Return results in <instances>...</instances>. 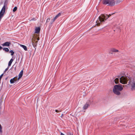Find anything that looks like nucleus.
<instances>
[{
	"instance_id": "1",
	"label": "nucleus",
	"mask_w": 135,
	"mask_h": 135,
	"mask_svg": "<svg viewBox=\"0 0 135 135\" xmlns=\"http://www.w3.org/2000/svg\"><path fill=\"white\" fill-rule=\"evenodd\" d=\"M128 81L127 85H130L132 90H135V75L133 76H122L119 78L120 82L123 84H126Z\"/></svg>"
},
{
	"instance_id": "2",
	"label": "nucleus",
	"mask_w": 135,
	"mask_h": 135,
	"mask_svg": "<svg viewBox=\"0 0 135 135\" xmlns=\"http://www.w3.org/2000/svg\"><path fill=\"white\" fill-rule=\"evenodd\" d=\"M114 13L112 14L107 15L102 14L99 17L98 19L96 21L97 24L95 25L98 26H100V23L102 22H104L105 21L109 18Z\"/></svg>"
},
{
	"instance_id": "3",
	"label": "nucleus",
	"mask_w": 135,
	"mask_h": 135,
	"mask_svg": "<svg viewBox=\"0 0 135 135\" xmlns=\"http://www.w3.org/2000/svg\"><path fill=\"white\" fill-rule=\"evenodd\" d=\"M124 86L121 84L115 85L113 89V93L117 95H120L121 94L120 92L123 89V87Z\"/></svg>"
},
{
	"instance_id": "4",
	"label": "nucleus",
	"mask_w": 135,
	"mask_h": 135,
	"mask_svg": "<svg viewBox=\"0 0 135 135\" xmlns=\"http://www.w3.org/2000/svg\"><path fill=\"white\" fill-rule=\"evenodd\" d=\"M38 35L36 34H35L32 39V42L34 47H35L37 44L38 41L39 40Z\"/></svg>"
},
{
	"instance_id": "5",
	"label": "nucleus",
	"mask_w": 135,
	"mask_h": 135,
	"mask_svg": "<svg viewBox=\"0 0 135 135\" xmlns=\"http://www.w3.org/2000/svg\"><path fill=\"white\" fill-rule=\"evenodd\" d=\"M103 3L104 4L113 6L115 5V2L114 0H103Z\"/></svg>"
},
{
	"instance_id": "6",
	"label": "nucleus",
	"mask_w": 135,
	"mask_h": 135,
	"mask_svg": "<svg viewBox=\"0 0 135 135\" xmlns=\"http://www.w3.org/2000/svg\"><path fill=\"white\" fill-rule=\"evenodd\" d=\"M17 77H15L11 79L10 80V82L11 83L13 84L15 83L17 80Z\"/></svg>"
},
{
	"instance_id": "7",
	"label": "nucleus",
	"mask_w": 135,
	"mask_h": 135,
	"mask_svg": "<svg viewBox=\"0 0 135 135\" xmlns=\"http://www.w3.org/2000/svg\"><path fill=\"white\" fill-rule=\"evenodd\" d=\"M23 70H22L20 72V73L18 75V78L17 79V81H18V80L21 78L23 75Z\"/></svg>"
},
{
	"instance_id": "8",
	"label": "nucleus",
	"mask_w": 135,
	"mask_h": 135,
	"mask_svg": "<svg viewBox=\"0 0 135 135\" xmlns=\"http://www.w3.org/2000/svg\"><path fill=\"white\" fill-rule=\"evenodd\" d=\"M40 28L39 27H36L35 30V33H39L40 31Z\"/></svg>"
},
{
	"instance_id": "9",
	"label": "nucleus",
	"mask_w": 135,
	"mask_h": 135,
	"mask_svg": "<svg viewBox=\"0 0 135 135\" xmlns=\"http://www.w3.org/2000/svg\"><path fill=\"white\" fill-rule=\"evenodd\" d=\"M89 106V103H87L83 107V108L84 109H86Z\"/></svg>"
},
{
	"instance_id": "10",
	"label": "nucleus",
	"mask_w": 135,
	"mask_h": 135,
	"mask_svg": "<svg viewBox=\"0 0 135 135\" xmlns=\"http://www.w3.org/2000/svg\"><path fill=\"white\" fill-rule=\"evenodd\" d=\"M10 44V43L9 42H7L5 43H4L3 44H2V45L3 46H9Z\"/></svg>"
},
{
	"instance_id": "11",
	"label": "nucleus",
	"mask_w": 135,
	"mask_h": 135,
	"mask_svg": "<svg viewBox=\"0 0 135 135\" xmlns=\"http://www.w3.org/2000/svg\"><path fill=\"white\" fill-rule=\"evenodd\" d=\"M20 46L21 47H22L25 51L27 50V48L26 46L21 44L20 45Z\"/></svg>"
},
{
	"instance_id": "12",
	"label": "nucleus",
	"mask_w": 135,
	"mask_h": 135,
	"mask_svg": "<svg viewBox=\"0 0 135 135\" xmlns=\"http://www.w3.org/2000/svg\"><path fill=\"white\" fill-rule=\"evenodd\" d=\"M61 15V13H59L54 18V20H56L57 18L60 17Z\"/></svg>"
},
{
	"instance_id": "13",
	"label": "nucleus",
	"mask_w": 135,
	"mask_h": 135,
	"mask_svg": "<svg viewBox=\"0 0 135 135\" xmlns=\"http://www.w3.org/2000/svg\"><path fill=\"white\" fill-rule=\"evenodd\" d=\"M123 0H117L115 2V3L116 4H118L120 2H122Z\"/></svg>"
},
{
	"instance_id": "14",
	"label": "nucleus",
	"mask_w": 135,
	"mask_h": 135,
	"mask_svg": "<svg viewBox=\"0 0 135 135\" xmlns=\"http://www.w3.org/2000/svg\"><path fill=\"white\" fill-rule=\"evenodd\" d=\"M13 60L12 59H11L10 61H9L8 64V66H10L11 65L12 63V62L13 61Z\"/></svg>"
},
{
	"instance_id": "15",
	"label": "nucleus",
	"mask_w": 135,
	"mask_h": 135,
	"mask_svg": "<svg viewBox=\"0 0 135 135\" xmlns=\"http://www.w3.org/2000/svg\"><path fill=\"white\" fill-rule=\"evenodd\" d=\"M119 79L118 78H116L114 80L115 83V84H117L119 82Z\"/></svg>"
},
{
	"instance_id": "16",
	"label": "nucleus",
	"mask_w": 135,
	"mask_h": 135,
	"mask_svg": "<svg viewBox=\"0 0 135 135\" xmlns=\"http://www.w3.org/2000/svg\"><path fill=\"white\" fill-rule=\"evenodd\" d=\"M3 49V50L6 52H8L9 51L8 49L7 48H4Z\"/></svg>"
},
{
	"instance_id": "17",
	"label": "nucleus",
	"mask_w": 135,
	"mask_h": 135,
	"mask_svg": "<svg viewBox=\"0 0 135 135\" xmlns=\"http://www.w3.org/2000/svg\"><path fill=\"white\" fill-rule=\"evenodd\" d=\"M112 51L115 52H117L118 51V50L115 49H113L112 50Z\"/></svg>"
},
{
	"instance_id": "18",
	"label": "nucleus",
	"mask_w": 135,
	"mask_h": 135,
	"mask_svg": "<svg viewBox=\"0 0 135 135\" xmlns=\"http://www.w3.org/2000/svg\"><path fill=\"white\" fill-rule=\"evenodd\" d=\"M17 7H15L13 8V12H15L17 10Z\"/></svg>"
},
{
	"instance_id": "19",
	"label": "nucleus",
	"mask_w": 135,
	"mask_h": 135,
	"mask_svg": "<svg viewBox=\"0 0 135 135\" xmlns=\"http://www.w3.org/2000/svg\"><path fill=\"white\" fill-rule=\"evenodd\" d=\"M55 20H54V18L53 19L51 20V21L50 23V24L51 25L55 21Z\"/></svg>"
},
{
	"instance_id": "20",
	"label": "nucleus",
	"mask_w": 135,
	"mask_h": 135,
	"mask_svg": "<svg viewBox=\"0 0 135 135\" xmlns=\"http://www.w3.org/2000/svg\"><path fill=\"white\" fill-rule=\"evenodd\" d=\"M10 52L11 53V55H13L14 53V52L12 50H11L10 51Z\"/></svg>"
},
{
	"instance_id": "21",
	"label": "nucleus",
	"mask_w": 135,
	"mask_h": 135,
	"mask_svg": "<svg viewBox=\"0 0 135 135\" xmlns=\"http://www.w3.org/2000/svg\"><path fill=\"white\" fill-rule=\"evenodd\" d=\"M2 126H1V124H0V133H1L2 132Z\"/></svg>"
},
{
	"instance_id": "22",
	"label": "nucleus",
	"mask_w": 135,
	"mask_h": 135,
	"mask_svg": "<svg viewBox=\"0 0 135 135\" xmlns=\"http://www.w3.org/2000/svg\"><path fill=\"white\" fill-rule=\"evenodd\" d=\"M50 20V17L48 18L46 20V23L48 22Z\"/></svg>"
},
{
	"instance_id": "23",
	"label": "nucleus",
	"mask_w": 135,
	"mask_h": 135,
	"mask_svg": "<svg viewBox=\"0 0 135 135\" xmlns=\"http://www.w3.org/2000/svg\"><path fill=\"white\" fill-rule=\"evenodd\" d=\"M36 20V19L35 18H32L31 19V20H30V21H35Z\"/></svg>"
},
{
	"instance_id": "24",
	"label": "nucleus",
	"mask_w": 135,
	"mask_h": 135,
	"mask_svg": "<svg viewBox=\"0 0 135 135\" xmlns=\"http://www.w3.org/2000/svg\"><path fill=\"white\" fill-rule=\"evenodd\" d=\"M55 111L56 112H57V113H58V112H61V110H55Z\"/></svg>"
},
{
	"instance_id": "25",
	"label": "nucleus",
	"mask_w": 135,
	"mask_h": 135,
	"mask_svg": "<svg viewBox=\"0 0 135 135\" xmlns=\"http://www.w3.org/2000/svg\"><path fill=\"white\" fill-rule=\"evenodd\" d=\"M8 69V67L6 69L5 71H4V73H5Z\"/></svg>"
},
{
	"instance_id": "26",
	"label": "nucleus",
	"mask_w": 135,
	"mask_h": 135,
	"mask_svg": "<svg viewBox=\"0 0 135 135\" xmlns=\"http://www.w3.org/2000/svg\"><path fill=\"white\" fill-rule=\"evenodd\" d=\"M2 49V47L1 46H0V50H1Z\"/></svg>"
},
{
	"instance_id": "27",
	"label": "nucleus",
	"mask_w": 135,
	"mask_h": 135,
	"mask_svg": "<svg viewBox=\"0 0 135 135\" xmlns=\"http://www.w3.org/2000/svg\"><path fill=\"white\" fill-rule=\"evenodd\" d=\"M61 135H65L62 133H61Z\"/></svg>"
},
{
	"instance_id": "28",
	"label": "nucleus",
	"mask_w": 135,
	"mask_h": 135,
	"mask_svg": "<svg viewBox=\"0 0 135 135\" xmlns=\"http://www.w3.org/2000/svg\"><path fill=\"white\" fill-rule=\"evenodd\" d=\"M63 114H62L61 116V117H62L63 116Z\"/></svg>"
}]
</instances>
